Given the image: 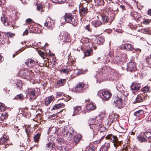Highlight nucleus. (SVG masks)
<instances>
[{"mask_svg": "<svg viewBox=\"0 0 151 151\" xmlns=\"http://www.w3.org/2000/svg\"><path fill=\"white\" fill-rule=\"evenodd\" d=\"M111 4H110L108 5L107 8V10L108 11V13H106L104 14L102 16V20L104 23L106 22L110 21H111L114 19V14L113 13L116 10V8L114 9L115 7V5L113 6Z\"/></svg>", "mask_w": 151, "mask_h": 151, "instance_id": "1", "label": "nucleus"}, {"mask_svg": "<svg viewBox=\"0 0 151 151\" xmlns=\"http://www.w3.org/2000/svg\"><path fill=\"white\" fill-rule=\"evenodd\" d=\"M116 88L118 91L117 93V96L114 99V103L115 106L120 109L123 106V101L126 97V96L121 91L118 85L116 86Z\"/></svg>", "mask_w": 151, "mask_h": 151, "instance_id": "2", "label": "nucleus"}, {"mask_svg": "<svg viewBox=\"0 0 151 151\" xmlns=\"http://www.w3.org/2000/svg\"><path fill=\"white\" fill-rule=\"evenodd\" d=\"M97 95L104 101L108 100L111 95L109 91L103 90L98 91Z\"/></svg>", "mask_w": 151, "mask_h": 151, "instance_id": "3", "label": "nucleus"}, {"mask_svg": "<svg viewBox=\"0 0 151 151\" xmlns=\"http://www.w3.org/2000/svg\"><path fill=\"white\" fill-rule=\"evenodd\" d=\"M106 138L113 143L114 146L116 148L120 144V143L118 140L116 136L115 135L110 134L107 136Z\"/></svg>", "mask_w": 151, "mask_h": 151, "instance_id": "4", "label": "nucleus"}, {"mask_svg": "<svg viewBox=\"0 0 151 151\" xmlns=\"http://www.w3.org/2000/svg\"><path fill=\"white\" fill-rule=\"evenodd\" d=\"M59 39L62 42H68L71 41L69 35L67 32L61 33L59 35Z\"/></svg>", "mask_w": 151, "mask_h": 151, "instance_id": "5", "label": "nucleus"}, {"mask_svg": "<svg viewBox=\"0 0 151 151\" xmlns=\"http://www.w3.org/2000/svg\"><path fill=\"white\" fill-rule=\"evenodd\" d=\"M127 57L126 54H124L122 55L120 54L116 56L114 59L113 60L114 63L117 64H121L123 61L127 58Z\"/></svg>", "mask_w": 151, "mask_h": 151, "instance_id": "6", "label": "nucleus"}, {"mask_svg": "<svg viewBox=\"0 0 151 151\" xmlns=\"http://www.w3.org/2000/svg\"><path fill=\"white\" fill-rule=\"evenodd\" d=\"M85 84L83 82H80L78 83L76 86L73 91L76 93H81L84 90Z\"/></svg>", "mask_w": 151, "mask_h": 151, "instance_id": "7", "label": "nucleus"}, {"mask_svg": "<svg viewBox=\"0 0 151 151\" xmlns=\"http://www.w3.org/2000/svg\"><path fill=\"white\" fill-rule=\"evenodd\" d=\"M38 90V89L30 88L28 89V92L27 93L28 96L29 97L30 100H32L36 98L38 94L37 93L36 90Z\"/></svg>", "mask_w": 151, "mask_h": 151, "instance_id": "8", "label": "nucleus"}, {"mask_svg": "<svg viewBox=\"0 0 151 151\" xmlns=\"http://www.w3.org/2000/svg\"><path fill=\"white\" fill-rule=\"evenodd\" d=\"M44 26L52 30L54 26V22L50 17H48L44 23Z\"/></svg>", "mask_w": 151, "mask_h": 151, "instance_id": "9", "label": "nucleus"}, {"mask_svg": "<svg viewBox=\"0 0 151 151\" xmlns=\"http://www.w3.org/2000/svg\"><path fill=\"white\" fill-rule=\"evenodd\" d=\"M87 4L84 5H81L80 6L79 13L81 17H83L88 13V10L87 8Z\"/></svg>", "mask_w": 151, "mask_h": 151, "instance_id": "10", "label": "nucleus"}, {"mask_svg": "<svg viewBox=\"0 0 151 151\" xmlns=\"http://www.w3.org/2000/svg\"><path fill=\"white\" fill-rule=\"evenodd\" d=\"M148 97L146 96L145 94H140L138 95L136 97L135 100L134 101V103H139L143 102L145 100L147 99Z\"/></svg>", "mask_w": 151, "mask_h": 151, "instance_id": "11", "label": "nucleus"}, {"mask_svg": "<svg viewBox=\"0 0 151 151\" xmlns=\"http://www.w3.org/2000/svg\"><path fill=\"white\" fill-rule=\"evenodd\" d=\"M25 64L29 68H32L34 67L37 64V60L32 59H28L25 63Z\"/></svg>", "mask_w": 151, "mask_h": 151, "instance_id": "12", "label": "nucleus"}, {"mask_svg": "<svg viewBox=\"0 0 151 151\" xmlns=\"http://www.w3.org/2000/svg\"><path fill=\"white\" fill-rule=\"evenodd\" d=\"M126 70L130 72L135 71L137 70L135 64L133 62H129L127 64Z\"/></svg>", "mask_w": 151, "mask_h": 151, "instance_id": "13", "label": "nucleus"}, {"mask_svg": "<svg viewBox=\"0 0 151 151\" xmlns=\"http://www.w3.org/2000/svg\"><path fill=\"white\" fill-rule=\"evenodd\" d=\"M64 17L65 22L71 23L73 22V16L71 13H66L64 16Z\"/></svg>", "mask_w": 151, "mask_h": 151, "instance_id": "14", "label": "nucleus"}, {"mask_svg": "<svg viewBox=\"0 0 151 151\" xmlns=\"http://www.w3.org/2000/svg\"><path fill=\"white\" fill-rule=\"evenodd\" d=\"M114 54L111 51H110L108 53L105 51L102 53L101 57H99L98 59H100L101 58L103 59H105L107 58L108 59V56L112 58Z\"/></svg>", "mask_w": 151, "mask_h": 151, "instance_id": "15", "label": "nucleus"}, {"mask_svg": "<svg viewBox=\"0 0 151 151\" xmlns=\"http://www.w3.org/2000/svg\"><path fill=\"white\" fill-rule=\"evenodd\" d=\"M87 110L89 111H93L96 109V107L94 103L92 102H88L86 105Z\"/></svg>", "mask_w": 151, "mask_h": 151, "instance_id": "16", "label": "nucleus"}, {"mask_svg": "<svg viewBox=\"0 0 151 151\" xmlns=\"http://www.w3.org/2000/svg\"><path fill=\"white\" fill-rule=\"evenodd\" d=\"M67 127H64L62 128V132L63 134H65L67 136V137H71L73 136V134H74V132L73 131H72L71 132H70L69 131H68L66 130Z\"/></svg>", "mask_w": 151, "mask_h": 151, "instance_id": "17", "label": "nucleus"}, {"mask_svg": "<svg viewBox=\"0 0 151 151\" xmlns=\"http://www.w3.org/2000/svg\"><path fill=\"white\" fill-rule=\"evenodd\" d=\"M119 117V115L117 113H113L109 115V121H110L111 122H113L116 121Z\"/></svg>", "mask_w": 151, "mask_h": 151, "instance_id": "18", "label": "nucleus"}, {"mask_svg": "<svg viewBox=\"0 0 151 151\" xmlns=\"http://www.w3.org/2000/svg\"><path fill=\"white\" fill-rule=\"evenodd\" d=\"M54 100V97L53 95L47 97L45 100V105L48 106Z\"/></svg>", "mask_w": 151, "mask_h": 151, "instance_id": "19", "label": "nucleus"}, {"mask_svg": "<svg viewBox=\"0 0 151 151\" xmlns=\"http://www.w3.org/2000/svg\"><path fill=\"white\" fill-rule=\"evenodd\" d=\"M104 41V39L103 37H98L95 40L94 43L98 45L102 44Z\"/></svg>", "mask_w": 151, "mask_h": 151, "instance_id": "20", "label": "nucleus"}, {"mask_svg": "<svg viewBox=\"0 0 151 151\" xmlns=\"http://www.w3.org/2000/svg\"><path fill=\"white\" fill-rule=\"evenodd\" d=\"M140 87L139 84L136 83H133L131 85V88L132 90L137 91Z\"/></svg>", "mask_w": 151, "mask_h": 151, "instance_id": "21", "label": "nucleus"}, {"mask_svg": "<svg viewBox=\"0 0 151 151\" xmlns=\"http://www.w3.org/2000/svg\"><path fill=\"white\" fill-rule=\"evenodd\" d=\"M1 20L5 26H8L9 24V22L7 19L5 18L4 15H2L1 17Z\"/></svg>", "mask_w": 151, "mask_h": 151, "instance_id": "22", "label": "nucleus"}, {"mask_svg": "<svg viewBox=\"0 0 151 151\" xmlns=\"http://www.w3.org/2000/svg\"><path fill=\"white\" fill-rule=\"evenodd\" d=\"M89 39L87 38H83L81 40V42L85 46H87L89 45Z\"/></svg>", "mask_w": 151, "mask_h": 151, "instance_id": "23", "label": "nucleus"}, {"mask_svg": "<svg viewBox=\"0 0 151 151\" xmlns=\"http://www.w3.org/2000/svg\"><path fill=\"white\" fill-rule=\"evenodd\" d=\"M105 74L102 73L99 74L98 76L99 77L97 79V82L100 83L101 81H104L105 79Z\"/></svg>", "mask_w": 151, "mask_h": 151, "instance_id": "24", "label": "nucleus"}, {"mask_svg": "<svg viewBox=\"0 0 151 151\" xmlns=\"http://www.w3.org/2000/svg\"><path fill=\"white\" fill-rule=\"evenodd\" d=\"M81 106H78L75 107L74 108L73 113V116H75L78 114L79 113V111L81 110Z\"/></svg>", "mask_w": 151, "mask_h": 151, "instance_id": "25", "label": "nucleus"}, {"mask_svg": "<svg viewBox=\"0 0 151 151\" xmlns=\"http://www.w3.org/2000/svg\"><path fill=\"white\" fill-rule=\"evenodd\" d=\"M123 47L125 49L130 51H132L134 49L132 45L129 43L125 44Z\"/></svg>", "mask_w": 151, "mask_h": 151, "instance_id": "26", "label": "nucleus"}, {"mask_svg": "<svg viewBox=\"0 0 151 151\" xmlns=\"http://www.w3.org/2000/svg\"><path fill=\"white\" fill-rule=\"evenodd\" d=\"M8 114L6 112H3L0 115V122L3 121L5 119L7 118Z\"/></svg>", "mask_w": 151, "mask_h": 151, "instance_id": "27", "label": "nucleus"}, {"mask_svg": "<svg viewBox=\"0 0 151 151\" xmlns=\"http://www.w3.org/2000/svg\"><path fill=\"white\" fill-rule=\"evenodd\" d=\"M55 151H66L65 147L63 146H57L55 148Z\"/></svg>", "mask_w": 151, "mask_h": 151, "instance_id": "28", "label": "nucleus"}, {"mask_svg": "<svg viewBox=\"0 0 151 151\" xmlns=\"http://www.w3.org/2000/svg\"><path fill=\"white\" fill-rule=\"evenodd\" d=\"M110 146V144L109 142H107L105 143L104 147L102 149H101L100 151H107L108 149V148Z\"/></svg>", "mask_w": 151, "mask_h": 151, "instance_id": "29", "label": "nucleus"}, {"mask_svg": "<svg viewBox=\"0 0 151 151\" xmlns=\"http://www.w3.org/2000/svg\"><path fill=\"white\" fill-rule=\"evenodd\" d=\"M93 52L92 49L91 48H90L87 49L84 52V56H89L91 55V53Z\"/></svg>", "mask_w": 151, "mask_h": 151, "instance_id": "30", "label": "nucleus"}, {"mask_svg": "<svg viewBox=\"0 0 151 151\" xmlns=\"http://www.w3.org/2000/svg\"><path fill=\"white\" fill-rule=\"evenodd\" d=\"M92 24L94 27H97L101 25V23L100 21L96 20L93 21Z\"/></svg>", "mask_w": 151, "mask_h": 151, "instance_id": "31", "label": "nucleus"}, {"mask_svg": "<svg viewBox=\"0 0 151 151\" xmlns=\"http://www.w3.org/2000/svg\"><path fill=\"white\" fill-rule=\"evenodd\" d=\"M64 104L63 103H60L59 104H57L55 105L52 109L55 110L56 109H58L60 107H64Z\"/></svg>", "mask_w": 151, "mask_h": 151, "instance_id": "32", "label": "nucleus"}, {"mask_svg": "<svg viewBox=\"0 0 151 151\" xmlns=\"http://www.w3.org/2000/svg\"><path fill=\"white\" fill-rule=\"evenodd\" d=\"M141 91L144 93V94H145V93L150 92V90L149 87L146 86L142 88Z\"/></svg>", "mask_w": 151, "mask_h": 151, "instance_id": "33", "label": "nucleus"}, {"mask_svg": "<svg viewBox=\"0 0 151 151\" xmlns=\"http://www.w3.org/2000/svg\"><path fill=\"white\" fill-rule=\"evenodd\" d=\"M145 137L149 140L148 142L151 143V133L150 132H145L144 133Z\"/></svg>", "mask_w": 151, "mask_h": 151, "instance_id": "34", "label": "nucleus"}, {"mask_svg": "<svg viewBox=\"0 0 151 151\" xmlns=\"http://www.w3.org/2000/svg\"><path fill=\"white\" fill-rule=\"evenodd\" d=\"M66 81L65 79H61L57 81V83L60 86H62L65 84Z\"/></svg>", "mask_w": 151, "mask_h": 151, "instance_id": "35", "label": "nucleus"}, {"mask_svg": "<svg viewBox=\"0 0 151 151\" xmlns=\"http://www.w3.org/2000/svg\"><path fill=\"white\" fill-rule=\"evenodd\" d=\"M81 138V136L80 135H77L75 136L73 139V141L75 142L76 144H77L80 140Z\"/></svg>", "mask_w": 151, "mask_h": 151, "instance_id": "36", "label": "nucleus"}, {"mask_svg": "<svg viewBox=\"0 0 151 151\" xmlns=\"http://www.w3.org/2000/svg\"><path fill=\"white\" fill-rule=\"evenodd\" d=\"M40 136V134L39 133H37L35 135L34 137V140L35 142H38L39 140Z\"/></svg>", "mask_w": 151, "mask_h": 151, "instance_id": "37", "label": "nucleus"}, {"mask_svg": "<svg viewBox=\"0 0 151 151\" xmlns=\"http://www.w3.org/2000/svg\"><path fill=\"white\" fill-rule=\"evenodd\" d=\"M144 111L143 110H140L137 111L134 113V115L136 116H139L143 114Z\"/></svg>", "mask_w": 151, "mask_h": 151, "instance_id": "38", "label": "nucleus"}, {"mask_svg": "<svg viewBox=\"0 0 151 151\" xmlns=\"http://www.w3.org/2000/svg\"><path fill=\"white\" fill-rule=\"evenodd\" d=\"M146 61L148 64L151 65V55L146 58Z\"/></svg>", "mask_w": 151, "mask_h": 151, "instance_id": "39", "label": "nucleus"}, {"mask_svg": "<svg viewBox=\"0 0 151 151\" xmlns=\"http://www.w3.org/2000/svg\"><path fill=\"white\" fill-rule=\"evenodd\" d=\"M90 128L91 129V131L93 132V133L94 132V134H95V132L96 131V124H93L90 126Z\"/></svg>", "mask_w": 151, "mask_h": 151, "instance_id": "40", "label": "nucleus"}, {"mask_svg": "<svg viewBox=\"0 0 151 151\" xmlns=\"http://www.w3.org/2000/svg\"><path fill=\"white\" fill-rule=\"evenodd\" d=\"M46 146L47 147L48 150H51L52 148L53 145L50 142H49L46 144Z\"/></svg>", "mask_w": 151, "mask_h": 151, "instance_id": "41", "label": "nucleus"}, {"mask_svg": "<svg viewBox=\"0 0 151 151\" xmlns=\"http://www.w3.org/2000/svg\"><path fill=\"white\" fill-rule=\"evenodd\" d=\"M7 141V139L4 138L2 137L0 139V144H4Z\"/></svg>", "mask_w": 151, "mask_h": 151, "instance_id": "42", "label": "nucleus"}, {"mask_svg": "<svg viewBox=\"0 0 151 151\" xmlns=\"http://www.w3.org/2000/svg\"><path fill=\"white\" fill-rule=\"evenodd\" d=\"M39 55L43 59L46 58V55L45 53L41 51H39L38 52Z\"/></svg>", "mask_w": 151, "mask_h": 151, "instance_id": "43", "label": "nucleus"}, {"mask_svg": "<svg viewBox=\"0 0 151 151\" xmlns=\"http://www.w3.org/2000/svg\"><path fill=\"white\" fill-rule=\"evenodd\" d=\"M66 0H52V1L54 3L58 4H62Z\"/></svg>", "mask_w": 151, "mask_h": 151, "instance_id": "44", "label": "nucleus"}, {"mask_svg": "<svg viewBox=\"0 0 151 151\" xmlns=\"http://www.w3.org/2000/svg\"><path fill=\"white\" fill-rule=\"evenodd\" d=\"M37 9L39 11H40L41 12H43L44 11V10L43 9L42 6L40 4H37Z\"/></svg>", "mask_w": 151, "mask_h": 151, "instance_id": "45", "label": "nucleus"}, {"mask_svg": "<svg viewBox=\"0 0 151 151\" xmlns=\"http://www.w3.org/2000/svg\"><path fill=\"white\" fill-rule=\"evenodd\" d=\"M96 119L95 118L92 119H90L88 120V123L89 124V126L93 124L94 123V120Z\"/></svg>", "mask_w": 151, "mask_h": 151, "instance_id": "46", "label": "nucleus"}, {"mask_svg": "<svg viewBox=\"0 0 151 151\" xmlns=\"http://www.w3.org/2000/svg\"><path fill=\"white\" fill-rule=\"evenodd\" d=\"M106 129V128L104 127L101 126L100 127L99 130L98 131V132H105Z\"/></svg>", "mask_w": 151, "mask_h": 151, "instance_id": "47", "label": "nucleus"}, {"mask_svg": "<svg viewBox=\"0 0 151 151\" xmlns=\"http://www.w3.org/2000/svg\"><path fill=\"white\" fill-rule=\"evenodd\" d=\"M24 96L22 94L18 95L16 97V99H17L22 100Z\"/></svg>", "mask_w": 151, "mask_h": 151, "instance_id": "48", "label": "nucleus"}, {"mask_svg": "<svg viewBox=\"0 0 151 151\" xmlns=\"http://www.w3.org/2000/svg\"><path fill=\"white\" fill-rule=\"evenodd\" d=\"M5 109V107L4 104L0 103V111H4Z\"/></svg>", "mask_w": 151, "mask_h": 151, "instance_id": "49", "label": "nucleus"}, {"mask_svg": "<svg viewBox=\"0 0 151 151\" xmlns=\"http://www.w3.org/2000/svg\"><path fill=\"white\" fill-rule=\"evenodd\" d=\"M96 147L93 145H91L88 149V151H94Z\"/></svg>", "mask_w": 151, "mask_h": 151, "instance_id": "50", "label": "nucleus"}, {"mask_svg": "<svg viewBox=\"0 0 151 151\" xmlns=\"http://www.w3.org/2000/svg\"><path fill=\"white\" fill-rule=\"evenodd\" d=\"M150 19L149 20L145 19L143 21V23L145 24H148L150 23Z\"/></svg>", "mask_w": 151, "mask_h": 151, "instance_id": "51", "label": "nucleus"}, {"mask_svg": "<svg viewBox=\"0 0 151 151\" xmlns=\"http://www.w3.org/2000/svg\"><path fill=\"white\" fill-rule=\"evenodd\" d=\"M139 140L141 142H145L147 141V140L143 137H140L139 139Z\"/></svg>", "mask_w": 151, "mask_h": 151, "instance_id": "52", "label": "nucleus"}, {"mask_svg": "<svg viewBox=\"0 0 151 151\" xmlns=\"http://www.w3.org/2000/svg\"><path fill=\"white\" fill-rule=\"evenodd\" d=\"M69 71V70L68 69H64L61 70V72L65 73L68 74Z\"/></svg>", "mask_w": 151, "mask_h": 151, "instance_id": "53", "label": "nucleus"}, {"mask_svg": "<svg viewBox=\"0 0 151 151\" xmlns=\"http://www.w3.org/2000/svg\"><path fill=\"white\" fill-rule=\"evenodd\" d=\"M63 95V93L57 92L56 93V97L57 98L59 97L62 96Z\"/></svg>", "mask_w": 151, "mask_h": 151, "instance_id": "54", "label": "nucleus"}, {"mask_svg": "<svg viewBox=\"0 0 151 151\" xmlns=\"http://www.w3.org/2000/svg\"><path fill=\"white\" fill-rule=\"evenodd\" d=\"M26 22L27 24H29L32 22V20L30 19L29 18L26 19Z\"/></svg>", "mask_w": 151, "mask_h": 151, "instance_id": "55", "label": "nucleus"}, {"mask_svg": "<svg viewBox=\"0 0 151 151\" xmlns=\"http://www.w3.org/2000/svg\"><path fill=\"white\" fill-rule=\"evenodd\" d=\"M58 142L59 144H61L63 142V140L60 138H58L57 139Z\"/></svg>", "mask_w": 151, "mask_h": 151, "instance_id": "56", "label": "nucleus"}, {"mask_svg": "<svg viewBox=\"0 0 151 151\" xmlns=\"http://www.w3.org/2000/svg\"><path fill=\"white\" fill-rule=\"evenodd\" d=\"M86 29L88 30V31L90 32L91 31V29L89 25H87L85 27Z\"/></svg>", "mask_w": 151, "mask_h": 151, "instance_id": "57", "label": "nucleus"}, {"mask_svg": "<svg viewBox=\"0 0 151 151\" xmlns=\"http://www.w3.org/2000/svg\"><path fill=\"white\" fill-rule=\"evenodd\" d=\"M7 36L8 37H13V36H14V34L12 33H9L7 34Z\"/></svg>", "mask_w": 151, "mask_h": 151, "instance_id": "58", "label": "nucleus"}, {"mask_svg": "<svg viewBox=\"0 0 151 151\" xmlns=\"http://www.w3.org/2000/svg\"><path fill=\"white\" fill-rule=\"evenodd\" d=\"M52 130L53 131L54 130V129H55V132H53L55 134H56V135H57V133H58V129L56 128H52Z\"/></svg>", "mask_w": 151, "mask_h": 151, "instance_id": "59", "label": "nucleus"}, {"mask_svg": "<svg viewBox=\"0 0 151 151\" xmlns=\"http://www.w3.org/2000/svg\"><path fill=\"white\" fill-rule=\"evenodd\" d=\"M144 31L145 32H146L145 33L146 34H150V30L149 29H145L144 30Z\"/></svg>", "mask_w": 151, "mask_h": 151, "instance_id": "60", "label": "nucleus"}, {"mask_svg": "<svg viewBox=\"0 0 151 151\" xmlns=\"http://www.w3.org/2000/svg\"><path fill=\"white\" fill-rule=\"evenodd\" d=\"M28 29H26L25 31L23 33V35H27L28 33Z\"/></svg>", "mask_w": 151, "mask_h": 151, "instance_id": "61", "label": "nucleus"}, {"mask_svg": "<svg viewBox=\"0 0 151 151\" xmlns=\"http://www.w3.org/2000/svg\"><path fill=\"white\" fill-rule=\"evenodd\" d=\"M147 14L148 15L151 16V9L148 10L147 11Z\"/></svg>", "mask_w": 151, "mask_h": 151, "instance_id": "62", "label": "nucleus"}, {"mask_svg": "<svg viewBox=\"0 0 151 151\" xmlns=\"http://www.w3.org/2000/svg\"><path fill=\"white\" fill-rule=\"evenodd\" d=\"M30 129L29 128H26L25 129V132L27 135H28L29 133L28 132L29 131Z\"/></svg>", "mask_w": 151, "mask_h": 151, "instance_id": "63", "label": "nucleus"}, {"mask_svg": "<svg viewBox=\"0 0 151 151\" xmlns=\"http://www.w3.org/2000/svg\"><path fill=\"white\" fill-rule=\"evenodd\" d=\"M71 97L70 96H68V97L67 98V99H66L65 101H68L70 99H71Z\"/></svg>", "mask_w": 151, "mask_h": 151, "instance_id": "64", "label": "nucleus"}]
</instances>
